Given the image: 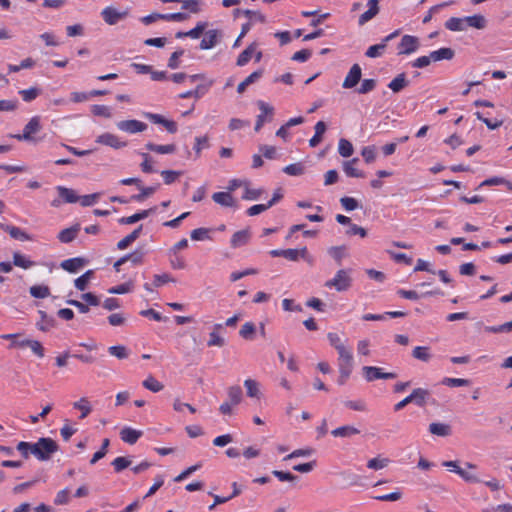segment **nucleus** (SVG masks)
Instances as JSON below:
<instances>
[{
	"label": "nucleus",
	"instance_id": "f257e3e1",
	"mask_svg": "<svg viewBox=\"0 0 512 512\" xmlns=\"http://www.w3.org/2000/svg\"><path fill=\"white\" fill-rule=\"evenodd\" d=\"M32 455L40 461H47L58 450L57 443L51 438H40L33 444Z\"/></svg>",
	"mask_w": 512,
	"mask_h": 512
},
{
	"label": "nucleus",
	"instance_id": "f03ea898",
	"mask_svg": "<svg viewBox=\"0 0 512 512\" xmlns=\"http://www.w3.org/2000/svg\"><path fill=\"white\" fill-rule=\"evenodd\" d=\"M351 284V270L341 269L337 271L332 279L326 281L324 286L327 288H334L338 292H344L351 287Z\"/></svg>",
	"mask_w": 512,
	"mask_h": 512
},
{
	"label": "nucleus",
	"instance_id": "7ed1b4c3",
	"mask_svg": "<svg viewBox=\"0 0 512 512\" xmlns=\"http://www.w3.org/2000/svg\"><path fill=\"white\" fill-rule=\"evenodd\" d=\"M420 48V40L416 36L404 35L398 44V55H410Z\"/></svg>",
	"mask_w": 512,
	"mask_h": 512
},
{
	"label": "nucleus",
	"instance_id": "20e7f679",
	"mask_svg": "<svg viewBox=\"0 0 512 512\" xmlns=\"http://www.w3.org/2000/svg\"><path fill=\"white\" fill-rule=\"evenodd\" d=\"M338 353V368L339 370H343L344 374L347 375L348 370L353 369V354L352 350L345 346L339 350H337Z\"/></svg>",
	"mask_w": 512,
	"mask_h": 512
},
{
	"label": "nucleus",
	"instance_id": "39448f33",
	"mask_svg": "<svg viewBox=\"0 0 512 512\" xmlns=\"http://www.w3.org/2000/svg\"><path fill=\"white\" fill-rule=\"evenodd\" d=\"M362 373L368 382H372L377 379H394L396 377L395 373L383 372L381 368L375 366H364L362 368Z\"/></svg>",
	"mask_w": 512,
	"mask_h": 512
},
{
	"label": "nucleus",
	"instance_id": "423d86ee",
	"mask_svg": "<svg viewBox=\"0 0 512 512\" xmlns=\"http://www.w3.org/2000/svg\"><path fill=\"white\" fill-rule=\"evenodd\" d=\"M117 128L129 134H136L147 129V125L139 120H122L116 123Z\"/></svg>",
	"mask_w": 512,
	"mask_h": 512
},
{
	"label": "nucleus",
	"instance_id": "0eeeda50",
	"mask_svg": "<svg viewBox=\"0 0 512 512\" xmlns=\"http://www.w3.org/2000/svg\"><path fill=\"white\" fill-rule=\"evenodd\" d=\"M257 105L261 113L257 116L255 131H259L266 121H271L274 113V108L264 101L259 100Z\"/></svg>",
	"mask_w": 512,
	"mask_h": 512
},
{
	"label": "nucleus",
	"instance_id": "6e6552de",
	"mask_svg": "<svg viewBox=\"0 0 512 512\" xmlns=\"http://www.w3.org/2000/svg\"><path fill=\"white\" fill-rule=\"evenodd\" d=\"M127 15V11H119L111 6L104 8L101 12L103 20L109 25L117 24L119 21L125 19Z\"/></svg>",
	"mask_w": 512,
	"mask_h": 512
},
{
	"label": "nucleus",
	"instance_id": "1a4fd4ad",
	"mask_svg": "<svg viewBox=\"0 0 512 512\" xmlns=\"http://www.w3.org/2000/svg\"><path fill=\"white\" fill-rule=\"evenodd\" d=\"M96 142L109 146L114 149H120L127 146V142L121 141L120 138L112 133H103L96 138Z\"/></svg>",
	"mask_w": 512,
	"mask_h": 512
},
{
	"label": "nucleus",
	"instance_id": "9d476101",
	"mask_svg": "<svg viewBox=\"0 0 512 512\" xmlns=\"http://www.w3.org/2000/svg\"><path fill=\"white\" fill-rule=\"evenodd\" d=\"M284 258L290 261H298L299 258H302L310 265L314 262L313 257L308 253L306 247L301 249H284Z\"/></svg>",
	"mask_w": 512,
	"mask_h": 512
},
{
	"label": "nucleus",
	"instance_id": "9b49d317",
	"mask_svg": "<svg viewBox=\"0 0 512 512\" xmlns=\"http://www.w3.org/2000/svg\"><path fill=\"white\" fill-rule=\"evenodd\" d=\"M144 117L149 119L151 122H153L155 124H160V125L164 126L165 129L169 133H176L177 132V124H176V122H174L172 120H168V119L164 118L160 114H155V113L147 112V113H144Z\"/></svg>",
	"mask_w": 512,
	"mask_h": 512
},
{
	"label": "nucleus",
	"instance_id": "f8f14e48",
	"mask_svg": "<svg viewBox=\"0 0 512 512\" xmlns=\"http://www.w3.org/2000/svg\"><path fill=\"white\" fill-rule=\"evenodd\" d=\"M362 70L358 64H354L343 81V88L350 89L355 87L361 80Z\"/></svg>",
	"mask_w": 512,
	"mask_h": 512
},
{
	"label": "nucleus",
	"instance_id": "ddd939ff",
	"mask_svg": "<svg viewBox=\"0 0 512 512\" xmlns=\"http://www.w3.org/2000/svg\"><path fill=\"white\" fill-rule=\"evenodd\" d=\"M221 38V31L211 29L206 31L204 38L201 40L200 49L209 50L215 47Z\"/></svg>",
	"mask_w": 512,
	"mask_h": 512
},
{
	"label": "nucleus",
	"instance_id": "4468645a",
	"mask_svg": "<svg viewBox=\"0 0 512 512\" xmlns=\"http://www.w3.org/2000/svg\"><path fill=\"white\" fill-rule=\"evenodd\" d=\"M40 130V121L38 117H33L30 121L25 125L23 134L16 135L15 138L18 140H32V134L37 133Z\"/></svg>",
	"mask_w": 512,
	"mask_h": 512
},
{
	"label": "nucleus",
	"instance_id": "2eb2a0df",
	"mask_svg": "<svg viewBox=\"0 0 512 512\" xmlns=\"http://www.w3.org/2000/svg\"><path fill=\"white\" fill-rule=\"evenodd\" d=\"M212 199L223 207H235L237 203L230 192H216L212 195Z\"/></svg>",
	"mask_w": 512,
	"mask_h": 512
},
{
	"label": "nucleus",
	"instance_id": "dca6fc26",
	"mask_svg": "<svg viewBox=\"0 0 512 512\" xmlns=\"http://www.w3.org/2000/svg\"><path fill=\"white\" fill-rule=\"evenodd\" d=\"M153 212H155V208H150V209H147V210H142L138 213H135L131 216H128V217H122L119 219V223L120 224H123V225H131V224H134L140 220H143L145 218H147L150 214H152Z\"/></svg>",
	"mask_w": 512,
	"mask_h": 512
},
{
	"label": "nucleus",
	"instance_id": "f3484780",
	"mask_svg": "<svg viewBox=\"0 0 512 512\" xmlns=\"http://www.w3.org/2000/svg\"><path fill=\"white\" fill-rule=\"evenodd\" d=\"M250 236H251V234L248 229H244V230L235 232L230 241L231 246L233 248H238V247L244 246L245 244L248 243Z\"/></svg>",
	"mask_w": 512,
	"mask_h": 512
},
{
	"label": "nucleus",
	"instance_id": "a211bd4d",
	"mask_svg": "<svg viewBox=\"0 0 512 512\" xmlns=\"http://www.w3.org/2000/svg\"><path fill=\"white\" fill-rule=\"evenodd\" d=\"M359 433H360V430L352 425L340 426L331 431V434L334 437H339V438H350L354 435H358Z\"/></svg>",
	"mask_w": 512,
	"mask_h": 512
},
{
	"label": "nucleus",
	"instance_id": "6ab92c4d",
	"mask_svg": "<svg viewBox=\"0 0 512 512\" xmlns=\"http://www.w3.org/2000/svg\"><path fill=\"white\" fill-rule=\"evenodd\" d=\"M142 436V432L139 430H135L130 427H124L120 432L121 439L128 443V444H134L137 442V440Z\"/></svg>",
	"mask_w": 512,
	"mask_h": 512
},
{
	"label": "nucleus",
	"instance_id": "aec40b11",
	"mask_svg": "<svg viewBox=\"0 0 512 512\" xmlns=\"http://www.w3.org/2000/svg\"><path fill=\"white\" fill-rule=\"evenodd\" d=\"M223 328L222 324H215L213 327V331L209 334V340L207 345L209 347H222L225 345V340L218 333V330Z\"/></svg>",
	"mask_w": 512,
	"mask_h": 512
},
{
	"label": "nucleus",
	"instance_id": "412c9836",
	"mask_svg": "<svg viewBox=\"0 0 512 512\" xmlns=\"http://www.w3.org/2000/svg\"><path fill=\"white\" fill-rule=\"evenodd\" d=\"M358 162V158H353L352 160L343 162V170L345 174L349 177L363 178L365 174L355 168V164Z\"/></svg>",
	"mask_w": 512,
	"mask_h": 512
},
{
	"label": "nucleus",
	"instance_id": "4be33fe9",
	"mask_svg": "<svg viewBox=\"0 0 512 512\" xmlns=\"http://www.w3.org/2000/svg\"><path fill=\"white\" fill-rule=\"evenodd\" d=\"M1 227L14 239L20 241H27L31 239V237L25 231L16 226L2 224Z\"/></svg>",
	"mask_w": 512,
	"mask_h": 512
},
{
	"label": "nucleus",
	"instance_id": "5701e85b",
	"mask_svg": "<svg viewBox=\"0 0 512 512\" xmlns=\"http://www.w3.org/2000/svg\"><path fill=\"white\" fill-rule=\"evenodd\" d=\"M56 190L58 191L60 198L66 203H76L79 201V196L73 189L66 188L64 186H57Z\"/></svg>",
	"mask_w": 512,
	"mask_h": 512
},
{
	"label": "nucleus",
	"instance_id": "b1692460",
	"mask_svg": "<svg viewBox=\"0 0 512 512\" xmlns=\"http://www.w3.org/2000/svg\"><path fill=\"white\" fill-rule=\"evenodd\" d=\"M145 147L147 150L158 154H173L176 151V146L174 144L159 145L148 142L145 144Z\"/></svg>",
	"mask_w": 512,
	"mask_h": 512
},
{
	"label": "nucleus",
	"instance_id": "393cba45",
	"mask_svg": "<svg viewBox=\"0 0 512 512\" xmlns=\"http://www.w3.org/2000/svg\"><path fill=\"white\" fill-rule=\"evenodd\" d=\"M84 263L85 261L82 258H71L64 260L61 267L70 273H75L84 266Z\"/></svg>",
	"mask_w": 512,
	"mask_h": 512
},
{
	"label": "nucleus",
	"instance_id": "a878e982",
	"mask_svg": "<svg viewBox=\"0 0 512 512\" xmlns=\"http://www.w3.org/2000/svg\"><path fill=\"white\" fill-rule=\"evenodd\" d=\"M79 230H80V225H78V224L75 226H72L70 228H66L59 233L58 239L62 243H69L76 238Z\"/></svg>",
	"mask_w": 512,
	"mask_h": 512
},
{
	"label": "nucleus",
	"instance_id": "bb28decb",
	"mask_svg": "<svg viewBox=\"0 0 512 512\" xmlns=\"http://www.w3.org/2000/svg\"><path fill=\"white\" fill-rule=\"evenodd\" d=\"M265 192L263 188H251L249 182L245 184L244 193L242 198L244 200L256 201L259 200L262 194Z\"/></svg>",
	"mask_w": 512,
	"mask_h": 512
},
{
	"label": "nucleus",
	"instance_id": "cd10ccee",
	"mask_svg": "<svg viewBox=\"0 0 512 512\" xmlns=\"http://www.w3.org/2000/svg\"><path fill=\"white\" fill-rule=\"evenodd\" d=\"M466 28L473 27L476 29H484L487 24V20L483 15L477 14L473 16L465 17Z\"/></svg>",
	"mask_w": 512,
	"mask_h": 512
},
{
	"label": "nucleus",
	"instance_id": "c85d7f7f",
	"mask_svg": "<svg viewBox=\"0 0 512 512\" xmlns=\"http://www.w3.org/2000/svg\"><path fill=\"white\" fill-rule=\"evenodd\" d=\"M158 187H159V184L155 185V186L144 187L140 183L139 186H138V189L140 190V193L137 194V195H133L131 197V200L137 201V202H142L146 198H148L149 196L154 194L156 192V190L158 189Z\"/></svg>",
	"mask_w": 512,
	"mask_h": 512
},
{
	"label": "nucleus",
	"instance_id": "c756f323",
	"mask_svg": "<svg viewBox=\"0 0 512 512\" xmlns=\"http://www.w3.org/2000/svg\"><path fill=\"white\" fill-rule=\"evenodd\" d=\"M454 56V51L451 48L443 47L439 50L432 51L430 53V58L433 59L434 62L441 60H450Z\"/></svg>",
	"mask_w": 512,
	"mask_h": 512
},
{
	"label": "nucleus",
	"instance_id": "7c9ffc66",
	"mask_svg": "<svg viewBox=\"0 0 512 512\" xmlns=\"http://www.w3.org/2000/svg\"><path fill=\"white\" fill-rule=\"evenodd\" d=\"M262 75H263L262 70H257V71H254L253 73H251L247 78H245L244 81L239 83V85L237 87V92L242 94L249 85L257 82L261 78Z\"/></svg>",
	"mask_w": 512,
	"mask_h": 512
},
{
	"label": "nucleus",
	"instance_id": "2f4dec72",
	"mask_svg": "<svg viewBox=\"0 0 512 512\" xmlns=\"http://www.w3.org/2000/svg\"><path fill=\"white\" fill-rule=\"evenodd\" d=\"M429 396V392L426 389L417 388L412 391L410 397L412 399V403L422 407L426 403V399Z\"/></svg>",
	"mask_w": 512,
	"mask_h": 512
},
{
	"label": "nucleus",
	"instance_id": "473e14b6",
	"mask_svg": "<svg viewBox=\"0 0 512 512\" xmlns=\"http://www.w3.org/2000/svg\"><path fill=\"white\" fill-rule=\"evenodd\" d=\"M314 129H315V134L309 140V145L311 147H316L322 141V136L326 131V124L323 121H319L316 123Z\"/></svg>",
	"mask_w": 512,
	"mask_h": 512
},
{
	"label": "nucleus",
	"instance_id": "72a5a7b5",
	"mask_svg": "<svg viewBox=\"0 0 512 512\" xmlns=\"http://www.w3.org/2000/svg\"><path fill=\"white\" fill-rule=\"evenodd\" d=\"M429 431L434 435L446 437L451 434V427L444 423H431L429 425Z\"/></svg>",
	"mask_w": 512,
	"mask_h": 512
},
{
	"label": "nucleus",
	"instance_id": "f704fd0d",
	"mask_svg": "<svg viewBox=\"0 0 512 512\" xmlns=\"http://www.w3.org/2000/svg\"><path fill=\"white\" fill-rule=\"evenodd\" d=\"M406 75L404 73L396 76L389 84L388 87L394 92L398 93L408 85Z\"/></svg>",
	"mask_w": 512,
	"mask_h": 512
},
{
	"label": "nucleus",
	"instance_id": "c9c22d12",
	"mask_svg": "<svg viewBox=\"0 0 512 512\" xmlns=\"http://www.w3.org/2000/svg\"><path fill=\"white\" fill-rule=\"evenodd\" d=\"M73 408L81 411V419L86 418L92 411L90 402L86 397H82L79 401L74 402Z\"/></svg>",
	"mask_w": 512,
	"mask_h": 512
},
{
	"label": "nucleus",
	"instance_id": "e433bc0d",
	"mask_svg": "<svg viewBox=\"0 0 512 512\" xmlns=\"http://www.w3.org/2000/svg\"><path fill=\"white\" fill-rule=\"evenodd\" d=\"M39 315L41 319L36 324L39 330L46 332L55 326V320L49 317L44 311H39Z\"/></svg>",
	"mask_w": 512,
	"mask_h": 512
},
{
	"label": "nucleus",
	"instance_id": "4c0bfd02",
	"mask_svg": "<svg viewBox=\"0 0 512 512\" xmlns=\"http://www.w3.org/2000/svg\"><path fill=\"white\" fill-rule=\"evenodd\" d=\"M255 52V42L251 43L237 58L236 64L240 67L245 66L253 57Z\"/></svg>",
	"mask_w": 512,
	"mask_h": 512
},
{
	"label": "nucleus",
	"instance_id": "58836bf2",
	"mask_svg": "<svg viewBox=\"0 0 512 512\" xmlns=\"http://www.w3.org/2000/svg\"><path fill=\"white\" fill-rule=\"evenodd\" d=\"M445 27L451 31H464L466 29L465 17H452L446 21Z\"/></svg>",
	"mask_w": 512,
	"mask_h": 512
},
{
	"label": "nucleus",
	"instance_id": "ea45409f",
	"mask_svg": "<svg viewBox=\"0 0 512 512\" xmlns=\"http://www.w3.org/2000/svg\"><path fill=\"white\" fill-rule=\"evenodd\" d=\"M228 398L231 404L238 405L242 401V389L240 386L234 385L227 389Z\"/></svg>",
	"mask_w": 512,
	"mask_h": 512
},
{
	"label": "nucleus",
	"instance_id": "a19ab883",
	"mask_svg": "<svg viewBox=\"0 0 512 512\" xmlns=\"http://www.w3.org/2000/svg\"><path fill=\"white\" fill-rule=\"evenodd\" d=\"M244 386L246 388V393L248 397L251 398H259L260 390L259 383L253 379H246L244 381Z\"/></svg>",
	"mask_w": 512,
	"mask_h": 512
},
{
	"label": "nucleus",
	"instance_id": "79ce46f5",
	"mask_svg": "<svg viewBox=\"0 0 512 512\" xmlns=\"http://www.w3.org/2000/svg\"><path fill=\"white\" fill-rule=\"evenodd\" d=\"M386 44L381 41V43L370 46L366 52L365 56L369 58H378L381 57L386 49Z\"/></svg>",
	"mask_w": 512,
	"mask_h": 512
},
{
	"label": "nucleus",
	"instance_id": "37998d69",
	"mask_svg": "<svg viewBox=\"0 0 512 512\" xmlns=\"http://www.w3.org/2000/svg\"><path fill=\"white\" fill-rule=\"evenodd\" d=\"M338 152L342 157H350L354 152L352 143L347 139H340L338 144Z\"/></svg>",
	"mask_w": 512,
	"mask_h": 512
},
{
	"label": "nucleus",
	"instance_id": "c03bdc74",
	"mask_svg": "<svg viewBox=\"0 0 512 512\" xmlns=\"http://www.w3.org/2000/svg\"><path fill=\"white\" fill-rule=\"evenodd\" d=\"M255 331H256V327H255L254 323L246 322L245 324L242 325V327L239 331V334L242 338H244L246 340H252Z\"/></svg>",
	"mask_w": 512,
	"mask_h": 512
},
{
	"label": "nucleus",
	"instance_id": "a18cd8bd",
	"mask_svg": "<svg viewBox=\"0 0 512 512\" xmlns=\"http://www.w3.org/2000/svg\"><path fill=\"white\" fill-rule=\"evenodd\" d=\"M412 355L414 358L418 359V360H421V361H424V362H427L430 360L431 358V354L429 352V348L428 347H424V346H417L414 348L413 352H412Z\"/></svg>",
	"mask_w": 512,
	"mask_h": 512
},
{
	"label": "nucleus",
	"instance_id": "49530a36",
	"mask_svg": "<svg viewBox=\"0 0 512 512\" xmlns=\"http://www.w3.org/2000/svg\"><path fill=\"white\" fill-rule=\"evenodd\" d=\"M389 462H390V460L388 458L376 457V458L370 459L367 462V467L369 469H373V470H380V469L387 467Z\"/></svg>",
	"mask_w": 512,
	"mask_h": 512
},
{
	"label": "nucleus",
	"instance_id": "de8ad7c7",
	"mask_svg": "<svg viewBox=\"0 0 512 512\" xmlns=\"http://www.w3.org/2000/svg\"><path fill=\"white\" fill-rule=\"evenodd\" d=\"M143 386L152 391V392H159L163 389V385L155 379L153 376H149L143 381Z\"/></svg>",
	"mask_w": 512,
	"mask_h": 512
},
{
	"label": "nucleus",
	"instance_id": "09e8293b",
	"mask_svg": "<svg viewBox=\"0 0 512 512\" xmlns=\"http://www.w3.org/2000/svg\"><path fill=\"white\" fill-rule=\"evenodd\" d=\"M109 444H110L109 439L105 438L102 442V445H101V448L99 449V451L94 453L92 459L90 460L91 465H94L96 462H98L100 459H102L107 454Z\"/></svg>",
	"mask_w": 512,
	"mask_h": 512
},
{
	"label": "nucleus",
	"instance_id": "8fccbe9b",
	"mask_svg": "<svg viewBox=\"0 0 512 512\" xmlns=\"http://www.w3.org/2000/svg\"><path fill=\"white\" fill-rule=\"evenodd\" d=\"M30 294L35 298H46L50 295V291L47 286L34 285L30 288Z\"/></svg>",
	"mask_w": 512,
	"mask_h": 512
},
{
	"label": "nucleus",
	"instance_id": "3c124183",
	"mask_svg": "<svg viewBox=\"0 0 512 512\" xmlns=\"http://www.w3.org/2000/svg\"><path fill=\"white\" fill-rule=\"evenodd\" d=\"M131 460L127 457H117L112 461L114 470L119 473L131 465Z\"/></svg>",
	"mask_w": 512,
	"mask_h": 512
},
{
	"label": "nucleus",
	"instance_id": "603ef678",
	"mask_svg": "<svg viewBox=\"0 0 512 512\" xmlns=\"http://www.w3.org/2000/svg\"><path fill=\"white\" fill-rule=\"evenodd\" d=\"M108 352L110 355H112L118 359H125L129 355L127 348L122 345L111 346L108 348Z\"/></svg>",
	"mask_w": 512,
	"mask_h": 512
},
{
	"label": "nucleus",
	"instance_id": "864d4df0",
	"mask_svg": "<svg viewBox=\"0 0 512 512\" xmlns=\"http://www.w3.org/2000/svg\"><path fill=\"white\" fill-rule=\"evenodd\" d=\"M283 171L290 176H300L304 173L305 168L301 163H294L286 166Z\"/></svg>",
	"mask_w": 512,
	"mask_h": 512
},
{
	"label": "nucleus",
	"instance_id": "5fc2aeb1",
	"mask_svg": "<svg viewBox=\"0 0 512 512\" xmlns=\"http://www.w3.org/2000/svg\"><path fill=\"white\" fill-rule=\"evenodd\" d=\"M207 90H208V87L203 86V85H198L196 87V89L182 93L179 95V97L180 98H190V97L200 98L201 96H203L206 93Z\"/></svg>",
	"mask_w": 512,
	"mask_h": 512
},
{
	"label": "nucleus",
	"instance_id": "6e6d98bb",
	"mask_svg": "<svg viewBox=\"0 0 512 512\" xmlns=\"http://www.w3.org/2000/svg\"><path fill=\"white\" fill-rule=\"evenodd\" d=\"M19 94L22 96V99L25 102H31L37 98V96L40 94V90L38 88L32 87L29 89L20 90Z\"/></svg>",
	"mask_w": 512,
	"mask_h": 512
},
{
	"label": "nucleus",
	"instance_id": "4d7b16f0",
	"mask_svg": "<svg viewBox=\"0 0 512 512\" xmlns=\"http://www.w3.org/2000/svg\"><path fill=\"white\" fill-rule=\"evenodd\" d=\"M91 111L96 116H101V117H105V118L112 117L111 109L105 105H93L91 107Z\"/></svg>",
	"mask_w": 512,
	"mask_h": 512
},
{
	"label": "nucleus",
	"instance_id": "13d9d810",
	"mask_svg": "<svg viewBox=\"0 0 512 512\" xmlns=\"http://www.w3.org/2000/svg\"><path fill=\"white\" fill-rule=\"evenodd\" d=\"M206 28H207L206 22H199V23H197L196 27L185 32V36L193 38V39H197L201 36V34L205 31Z\"/></svg>",
	"mask_w": 512,
	"mask_h": 512
},
{
	"label": "nucleus",
	"instance_id": "bf43d9fd",
	"mask_svg": "<svg viewBox=\"0 0 512 512\" xmlns=\"http://www.w3.org/2000/svg\"><path fill=\"white\" fill-rule=\"evenodd\" d=\"M442 384L449 387H462L469 385V380L462 378H450L446 377L442 380Z\"/></svg>",
	"mask_w": 512,
	"mask_h": 512
},
{
	"label": "nucleus",
	"instance_id": "052dcab7",
	"mask_svg": "<svg viewBox=\"0 0 512 512\" xmlns=\"http://www.w3.org/2000/svg\"><path fill=\"white\" fill-rule=\"evenodd\" d=\"M13 263H14V265L24 268V269H28L33 265L32 261L28 260L27 258H25L23 255H21L19 253H14Z\"/></svg>",
	"mask_w": 512,
	"mask_h": 512
},
{
	"label": "nucleus",
	"instance_id": "680f3d73",
	"mask_svg": "<svg viewBox=\"0 0 512 512\" xmlns=\"http://www.w3.org/2000/svg\"><path fill=\"white\" fill-rule=\"evenodd\" d=\"M344 405L347 408L354 410V411L364 412L367 410V405H366L365 401H363V400H355V401L347 400L344 402Z\"/></svg>",
	"mask_w": 512,
	"mask_h": 512
},
{
	"label": "nucleus",
	"instance_id": "e2e57ef3",
	"mask_svg": "<svg viewBox=\"0 0 512 512\" xmlns=\"http://www.w3.org/2000/svg\"><path fill=\"white\" fill-rule=\"evenodd\" d=\"M133 289V283L132 282H126L121 285L112 287L108 290L110 294H125L131 292Z\"/></svg>",
	"mask_w": 512,
	"mask_h": 512
},
{
	"label": "nucleus",
	"instance_id": "0e129e2a",
	"mask_svg": "<svg viewBox=\"0 0 512 512\" xmlns=\"http://www.w3.org/2000/svg\"><path fill=\"white\" fill-rule=\"evenodd\" d=\"M376 87V80L374 79H365L362 81L360 88L358 89V93L367 94L374 90Z\"/></svg>",
	"mask_w": 512,
	"mask_h": 512
},
{
	"label": "nucleus",
	"instance_id": "69168bd1",
	"mask_svg": "<svg viewBox=\"0 0 512 512\" xmlns=\"http://www.w3.org/2000/svg\"><path fill=\"white\" fill-rule=\"evenodd\" d=\"M327 338L330 345L333 346L336 349V351L346 346L341 341V338L337 333L330 332L328 333Z\"/></svg>",
	"mask_w": 512,
	"mask_h": 512
},
{
	"label": "nucleus",
	"instance_id": "338daca9",
	"mask_svg": "<svg viewBox=\"0 0 512 512\" xmlns=\"http://www.w3.org/2000/svg\"><path fill=\"white\" fill-rule=\"evenodd\" d=\"M340 202L344 209L347 211H352L359 207L357 200L352 197H342Z\"/></svg>",
	"mask_w": 512,
	"mask_h": 512
},
{
	"label": "nucleus",
	"instance_id": "774afa93",
	"mask_svg": "<svg viewBox=\"0 0 512 512\" xmlns=\"http://www.w3.org/2000/svg\"><path fill=\"white\" fill-rule=\"evenodd\" d=\"M69 489L65 488L59 491L54 499L56 505H65L69 502Z\"/></svg>",
	"mask_w": 512,
	"mask_h": 512
}]
</instances>
